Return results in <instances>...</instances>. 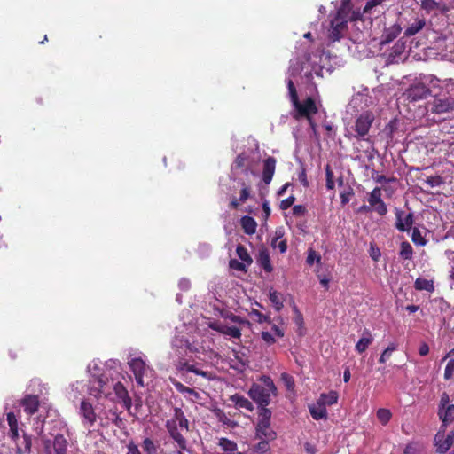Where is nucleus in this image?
Returning <instances> with one entry per match:
<instances>
[{"label":"nucleus","instance_id":"obj_44","mask_svg":"<svg viewBox=\"0 0 454 454\" xmlns=\"http://www.w3.org/2000/svg\"><path fill=\"white\" fill-rule=\"evenodd\" d=\"M411 240L419 246H425L427 244L426 239L423 237L421 231L417 228L412 230Z\"/></svg>","mask_w":454,"mask_h":454},{"label":"nucleus","instance_id":"obj_30","mask_svg":"<svg viewBox=\"0 0 454 454\" xmlns=\"http://www.w3.org/2000/svg\"><path fill=\"white\" fill-rule=\"evenodd\" d=\"M240 224L245 233L251 235L256 231L257 223L255 220L248 215H245L240 220Z\"/></svg>","mask_w":454,"mask_h":454},{"label":"nucleus","instance_id":"obj_12","mask_svg":"<svg viewBox=\"0 0 454 454\" xmlns=\"http://www.w3.org/2000/svg\"><path fill=\"white\" fill-rule=\"evenodd\" d=\"M424 79L425 81L415 82L407 90L406 96L409 100L419 101L430 95L431 91L426 85V82L429 81V77H425Z\"/></svg>","mask_w":454,"mask_h":454},{"label":"nucleus","instance_id":"obj_20","mask_svg":"<svg viewBox=\"0 0 454 454\" xmlns=\"http://www.w3.org/2000/svg\"><path fill=\"white\" fill-rule=\"evenodd\" d=\"M276 168V160L273 157H268L263 161L262 180L266 184H269L273 177Z\"/></svg>","mask_w":454,"mask_h":454},{"label":"nucleus","instance_id":"obj_24","mask_svg":"<svg viewBox=\"0 0 454 454\" xmlns=\"http://www.w3.org/2000/svg\"><path fill=\"white\" fill-rule=\"evenodd\" d=\"M426 26V20L424 18L417 17L412 23H411L404 30V35L407 37L413 36L421 31Z\"/></svg>","mask_w":454,"mask_h":454},{"label":"nucleus","instance_id":"obj_28","mask_svg":"<svg viewBox=\"0 0 454 454\" xmlns=\"http://www.w3.org/2000/svg\"><path fill=\"white\" fill-rule=\"evenodd\" d=\"M269 299L277 311H280L284 307V295L281 293L271 288L269 291Z\"/></svg>","mask_w":454,"mask_h":454},{"label":"nucleus","instance_id":"obj_6","mask_svg":"<svg viewBox=\"0 0 454 454\" xmlns=\"http://www.w3.org/2000/svg\"><path fill=\"white\" fill-rule=\"evenodd\" d=\"M128 364L135 376L137 385L144 387L153 381L154 370L147 364L146 356L144 354L130 355Z\"/></svg>","mask_w":454,"mask_h":454},{"label":"nucleus","instance_id":"obj_18","mask_svg":"<svg viewBox=\"0 0 454 454\" xmlns=\"http://www.w3.org/2000/svg\"><path fill=\"white\" fill-rule=\"evenodd\" d=\"M210 327L230 338L239 339L241 336L240 329L235 325H228L222 322H213Z\"/></svg>","mask_w":454,"mask_h":454},{"label":"nucleus","instance_id":"obj_63","mask_svg":"<svg viewBox=\"0 0 454 454\" xmlns=\"http://www.w3.org/2000/svg\"><path fill=\"white\" fill-rule=\"evenodd\" d=\"M445 255H446L447 259L449 260V265L450 268V270H454V251L450 250V249L446 250Z\"/></svg>","mask_w":454,"mask_h":454},{"label":"nucleus","instance_id":"obj_11","mask_svg":"<svg viewBox=\"0 0 454 454\" xmlns=\"http://www.w3.org/2000/svg\"><path fill=\"white\" fill-rule=\"evenodd\" d=\"M8 437L16 446V454L30 452L32 446L31 437L23 429L8 433Z\"/></svg>","mask_w":454,"mask_h":454},{"label":"nucleus","instance_id":"obj_53","mask_svg":"<svg viewBox=\"0 0 454 454\" xmlns=\"http://www.w3.org/2000/svg\"><path fill=\"white\" fill-rule=\"evenodd\" d=\"M242 189L240 192L239 196V202L244 203L249 197L250 194V188L248 185H247L245 183H241Z\"/></svg>","mask_w":454,"mask_h":454},{"label":"nucleus","instance_id":"obj_45","mask_svg":"<svg viewBox=\"0 0 454 454\" xmlns=\"http://www.w3.org/2000/svg\"><path fill=\"white\" fill-rule=\"evenodd\" d=\"M422 445L419 442L408 443L403 450V454H420Z\"/></svg>","mask_w":454,"mask_h":454},{"label":"nucleus","instance_id":"obj_43","mask_svg":"<svg viewBox=\"0 0 454 454\" xmlns=\"http://www.w3.org/2000/svg\"><path fill=\"white\" fill-rule=\"evenodd\" d=\"M391 417L392 413L388 409L380 408L377 411V418L382 425H387Z\"/></svg>","mask_w":454,"mask_h":454},{"label":"nucleus","instance_id":"obj_1","mask_svg":"<svg viewBox=\"0 0 454 454\" xmlns=\"http://www.w3.org/2000/svg\"><path fill=\"white\" fill-rule=\"evenodd\" d=\"M122 368L119 361L110 359L106 363L93 360L87 365L89 382L87 392L98 402L106 400L119 403L124 408L131 407V398L121 383Z\"/></svg>","mask_w":454,"mask_h":454},{"label":"nucleus","instance_id":"obj_3","mask_svg":"<svg viewBox=\"0 0 454 454\" xmlns=\"http://www.w3.org/2000/svg\"><path fill=\"white\" fill-rule=\"evenodd\" d=\"M166 429L176 448L187 450L186 434L190 431V423L181 408L175 407L170 419L166 421Z\"/></svg>","mask_w":454,"mask_h":454},{"label":"nucleus","instance_id":"obj_46","mask_svg":"<svg viewBox=\"0 0 454 454\" xmlns=\"http://www.w3.org/2000/svg\"><path fill=\"white\" fill-rule=\"evenodd\" d=\"M306 262L309 265H313L314 262L320 263L321 262V256L313 249H309L308 251V256L306 259Z\"/></svg>","mask_w":454,"mask_h":454},{"label":"nucleus","instance_id":"obj_41","mask_svg":"<svg viewBox=\"0 0 454 454\" xmlns=\"http://www.w3.org/2000/svg\"><path fill=\"white\" fill-rule=\"evenodd\" d=\"M259 264L266 272H271L272 271V266L270 264V259L269 254L266 252H262L260 254L259 259H258Z\"/></svg>","mask_w":454,"mask_h":454},{"label":"nucleus","instance_id":"obj_60","mask_svg":"<svg viewBox=\"0 0 454 454\" xmlns=\"http://www.w3.org/2000/svg\"><path fill=\"white\" fill-rule=\"evenodd\" d=\"M381 254L379 248L375 247L373 245H371L370 247V256L374 262H378Z\"/></svg>","mask_w":454,"mask_h":454},{"label":"nucleus","instance_id":"obj_49","mask_svg":"<svg viewBox=\"0 0 454 454\" xmlns=\"http://www.w3.org/2000/svg\"><path fill=\"white\" fill-rule=\"evenodd\" d=\"M454 374V359H450L445 367L444 370V379L450 380L452 378Z\"/></svg>","mask_w":454,"mask_h":454},{"label":"nucleus","instance_id":"obj_32","mask_svg":"<svg viewBox=\"0 0 454 454\" xmlns=\"http://www.w3.org/2000/svg\"><path fill=\"white\" fill-rule=\"evenodd\" d=\"M260 442L251 449L252 454H271L269 442L270 441L259 439Z\"/></svg>","mask_w":454,"mask_h":454},{"label":"nucleus","instance_id":"obj_21","mask_svg":"<svg viewBox=\"0 0 454 454\" xmlns=\"http://www.w3.org/2000/svg\"><path fill=\"white\" fill-rule=\"evenodd\" d=\"M373 340L374 339L371 331L368 329H364L361 338L358 340L355 346L356 351L359 354H362L372 343Z\"/></svg>","mask_w":454,"mask_h":454},{"label":"nucleus","instance_id":"obj_4","mask_svg":"<svg viewBox=\"0 0 454 454\" xmlns=\"http://www.w3.org/2000/svg\"><path fill=\"white\" fill-rule=\"evenodd\" d=\"M277 395V387L269 376H262L258 383H253L248 391L249 397L257 403L258 409L267 408L272 395Z\"/></svg>","mask_w":454,"mask_h":454},{"label":"nucleus","instance_id":"obj_51","mask_svg":"<svg viewBox=\"0 0 454 454\" xmlns=\"http://www.w3.org/2000/svg\"><path fill=\"white\" fill-rule=\"evenodd\" d=\"M272 247L278 248L281 254H284L287 249L286 242L285 240H278V238L272 240Z\"/></svg>","mask_w":454,"mask_h":454},{"label":"nucleus","instance_id":"obj_52","mask_svg":"<svg viewBox=\"0 0 454 454\" xmlns=\"http://www.w3.org/2000/svg\"><path fill=\"white\" fill-rule=\"evenodd\" d=\"M426 183L430 187H437V186H440L443 183V181L441 176H428L426 180Z\"/></svg>","mask_w":454,"mask_h":454},{"label":"nucleus","instance_id":"obj_55","mask_svg":"<svg viewBox=\"0 0 454 454\" xmlns=\"http://www.w3.org/2000/svg\"><path fill=\"white\" fill-rule=\"evenodd\" d=\"M382 2H383V0H370L369 2H367L366 5L364 9V12L365 13L371 12L372 9L380 5Z\"/></svg>","mask_w":454,"mask_h":454},{"label":"nucleus","instance_id":"obj_39","mask_svg":"<svg viewBox=\"0 0 454 454\" xmlns=\"http://www.w3.org/2000/svg\"><path fill=\"white\" fill-rule=\"evenodd\" d=\"M413 249L411 244L407 241H403L401 244V249L399 255L403 259L411 260L412 258Z\"/></svg>","mask_w":454,"mask_h":454},{"label":"nucleus","instance_id":"obj_5","mask_svg":"<svg viewBox=\"0 0 454 454\" xmlns=\"http://www.w3.org/2000/svg\"><path fill=\"white\" fill-rule=\"evenodd\" d=\"M374 120V114L369 110L358 114L353 122L347 124L346 137L368 141V134Z\"/></svg>","mask_w":454,"mask_h":454},{"label":"nucleus","instance_id":"obj_62","mask_svg":"<svg viewBox=\"0 0 454 454\" xmlns=\"http://www.w3.org/2000/svg\"><path fill=\"white\" fill-rule=\"evenodd\" d=\"M404 51H405V43L403 42H397L393 48V52L395 55H399V54L404 52Z\"/></svg>","mask_w":454,"mask_h":454},{"label":"nucleus","instance_id":"obj_22","mask_svg":"<svg viewBox=\"0 0 454 454\" xmlns=\"http://www.w3.org/2000/svg\"><path fill=\"white\" fill-rule=\"evenodd\" d=\"M402 27L399 23H395L388 28H386L381 36V44H387L395 39L401 33Z\"/></svg>","mask_w":454,"mask_h":454},{"label":"nucleus","instance_id":"obj_61","mask_svg":"<svg viewBox=\"0 0 454 454\" xmlns=\"http://www.w3.org/2000/svg\"><path fill=\"white\" fill-rule=\"evenodd\" d=\"M295 199L294 196H290L286 200H283L280 204V207L282 209H287L289 208L294 202Z\"/></svg>","mask_w":454,"mask_h":454},{"label":"nucleus","instance_id":"obj_47","mask_svg":"<svg viewBox=\"0 0 454 454\" xmlns=\"http://www.w3.org/2000/svg\"><path fill=\"white\" fill-rule=\"evenodd\" d=\"M281 380L288 390H293L294 387V378L286 372L281 374Z\"/></svg>","mask_w":454,"mask_h":454},{"label":"nucleus","instance_id":"obj_19","mask_svg":"<svg viewBox=\"0 0 454 454\" xmlns=\"http://www.w3.org/2000/svg\"><path fill=\"white\" fill-rule=\"evenodd\" d=\"M170 382L175 387L176 391L183 394L190 401L195 402L197 399H199L200 395L194 389L185 387L180 381L173 378H170Z\"/></svg>","mask_w":454,"mask_h":454},{"label":"nucleus","instance_id":"obj_35","mask_svg":"<svg viewBox=\"0 0 454 454\" xmlns=\"http://www.w3.org/2000/svg\"><path fill=\"white\" fill-rule=\"evenodd\" d=\"M317 401L325 406L334 404L338 401V394L335 391H331L328 394H321Z\"/></svg>","mask_w":454,"mask_h":454},{"label":"nucleus","instance_id":"obj_57","mask_svg":"<svg viewBox=\"0 0 454 454\" xmlns=\"http://www.w3.org/2000/svg\"><path fill=\"white\" fill-rule=\"evenodd\" d=\"M172 346L173 347H176V348H189V344H188V341L184 339H178V338H175L173 340H172Z\"/></svg>","mask_w":454,"mask_h":454},{"label":"nucleus","instance_id":"obj_36","mask_svg":"<svg viewBox=\"0 0 454 454\" xmlns=\"http://www.w3.org/2000/svg\"><path fill=\"white\" fill-rule=\"evenodd\" d=\"M117 414L116 411L109 410L103 415H98V425L101 427H108Z\"/></svg>","mask_w":454,"mask_h":454},{"label":"nucleus","instance_id":"obj_58","mask_svg":"<svg viewBox=\"0 0 454 454\" xmlns=\"http://www.w3.org/2000/svg\"><path fill=\"white\" fill-rule=\"evenodd\" d=\"M294 311L295 313L294 321L299 327H301L303 325V317L295 305H294Z\"/></svg>","mask_w":454,"mask_h":454},{"label":"nucleus","instance_id":"obj_17","mask_svg":"<svg viewBox=\"0 0 454 454\" xmlns=\"http://www.w3.org/2000/svg\"><path fill=\"white\" fill-rule=\"evenodd\" d=\"M395 227L400 231H409L413 224V214L395 208Z\"/></svg>","mask_w":454,"mask_h":454},{"label":"nucleus","instance_id":"obj_48","mask_svg":"<svg viewBox=\"0 0 454 454\" xmlns=\"http://www.w3.org/2000/svg\"><path fill=\"white\" fill-rule=\"evenodd\" d=\"M325 176H326V188L328 190H333L334 188L333 173L331 170L329 165L326 166Z\"/></svg>","mask_w":454,"mask_h":454},{"label":"nucleus","instance_id":"obj_26","mask_svg":"<svg viewBox=\"0 0 454 454\" xmlns=\"http://www.w3.org/2000/svg\"><path fill=\"white\" fill-rule=\"evenodd\" d=\"M53 449L55 454H67V440L62 434H57L54 436Z\"/></svg>","mask_w":454,"mask_h":454},{"label":"nucleus","instance_id":"obj_56","mask_svg":"<svg viewBox=\"0 0 454 454\" xmlns=\"http://www.w3.org/2000/svg\"><path fill=\"white\" fill-rule=\"evenodd\" d=\"M261 336H262V339L263 340V341H265L269 345H271L276 342L275 338L269 332H266V331L262 332Z\"/></svg>","mask_w":454,"mask_h":454},{"label":"nucleus","instance_id":"obj_2","mask_svg":"<svg viewBox=\"0 0 454 454\" xmlns=\"http://www.w3.org/2000/svg\"><path fill=\"white\" fill-rule=\"evenodd\" d=\"M327 60V57L324 53H314L309 55L305 61L294 59L290 61L287 72V88L290 99L296 110V117H306L311 127L314 135H317L316 123L312 119V115L317 113V106L314 99L307 98L302 102L298 100V96L294 82H298L299 79H306L310 82L313 75L323 77L325 73L331 74V67H325L323 62Z\"/></svg>","mask_w":454,"mask_h":454},{"label":"nucleus","instance_id":"obj_64","mask_svg":"<svg viewBox=\"0 0 454 454\" xmlns=\"http://www.w3.org/2000/svg\"><path fill=\"white\" fill-rule=\"evenodd\" d=\"M128 452L126 454H141L138 447L134 442H129L127 446Z\"/></svg>","mask_w":454,"mask_h":454},{"label":"nucleus","instance_id":"obj_25","mask_svg":"<svg viewBox=\"0 0 454 454\" xmlns=\"http://www.w3.org/2000/svg\"><path fill=\"white\" fill-rule=\"evenodd\" d=\"M439 417L442 421V428L454 420V404H448L446 407L439 408Z\"/></svg>","mask_w":454,"mask_h":454},{"label":"nucleus","instance_id":"obj_15","mask_svg":"<svg viewBox=\"0 0 454 454\" xmlns=\"http://www.w3.org/2000/svg\"><path fill=\"white\" fill-rule=\"evenodd\" d=\"M368 202L378 215L383 216L387 213L386 203L381 199V190L379 187L374 188L369 194Z\"/></svg>","mask_w":454,"mask_h":454},{"label":"nucleus","instance_id":"obj_38","mask_svg":"<svg viewBox=\"0 0 454 454\" xmlns=\"http://www.w3.org/2000/svg\"><path fill=\"white\" fill-rule=\"evenodd\" d=\"M420 6L427 13H430L441 8V4L435 0H422Z\"/></svg>","mask_w":454,"mask_h":454},{"label":"nucleus","instance_id":"obj_34","mask_svg":"<svg viewBox=\"0 0 454 454\" xmlns=\"http://www.w3.org/2000/svg\"><path fill=\"white\" fill-rule=\"evenodd\" d=\"M6 421H7L8 427H9L8 433H12V432L19 431V430L22 429L20 426V425L23 426V424L20 422L19 419L14 414V412L10 411L6 414Z\"/></svg>","mask_w":454,"mask_h":454},{"label":"nucleus","instance_id":"obj_27","mask_svg":"<svg viewBox=\"0 0 454 454\" xmlns=\"http://www.w3.org/2000/svg\"><path fill=\"white\" fill-rule=\"evenodd\" d=\"M309 409L312 418L316 420L326 419L327 417L326 408L319 401H317V404L310 405Z\"/></svg>","mask_w":454,"mask_h":454},{"label":"nucleus","instance_id":"obj_13","mask_svg":"<svg viewBox=\"0 0 454 454\" xmlns=\"http://www.w3.org/2000/svg\"><path fill=\"white\" fill-rule=\"evenodd\" d=\"M176 369L180 377L184 380H185L186 375L189 372L202 376L206 379H211V373L209 372L201 370L196 364H189L188 362L182 359L176 364Z\"/></svg>","mask_w":454,"mask_h":454},{"label":"nucleus","instance_id":"obj_23","mask_svg":"<svg viewBox=\"0 0 454 454\" xmlns=\"http://www.w3.org/2000/svg\"><path fill=\"white\" fill-rule=\"evenodd\" d=\"M230 400L233 403L236 408L243 409L247 411H254V405L253 403L243 395H240L239 394L232 395L230 397Z\"/></svg>","mask_w":454,"mask_h":454},{"label":"nucleus","instance_id":"obj_31","mask_svg":"<svg viewBox=\"0 0 454 454\" xmlns=\"http://www.w3.org/2000/svg\"><path fill=\"white\" fill-rule=\"evenodd\" d=\"M414 287L416 290L427 291L429 293H432L434 290V281L431 279H427V278H418L415 280Z\"/></svg>","mask_w":454,"mask_h":454},{"label":"nucleus","instance_id":"obj_10","mask_svg":"<svg viewBox=\"0 0 454 454\" xmlns=\"http://www.w3.org/2000/svg\"><path fill=\"white\" fill-rule=\"evenodd\" d=\"M78 414L82 426L89 432L92 430L96 424H98V415L96 414L94 406L88 399L81 401Z\"/></svg>","mask_w":454,"mask_h":454},{"label":"nucleus","instance_id":"obj_14","mask_svg":"<svg viewBox=\"0 0 454 454\" xmlns=\"http://www.w3.org/2000/svg\"><path fill=\"white\" fill-rule=\"evenodd\" d=\"M434 442L439 453L447 452L454 442V432L450 431L445 434V427H440V430L434 436Z\"/></svg>","mask_w":454,"mask_h":454},{"label":"nucleus","instance_id":"obj_40","mask_svg":"<svg viewBox=\"0 0 454 454\" xmlns=\"http://www.w3.org/2000/svg\"><path fill=\"white\" fill-rule=\"evenodd\" d=\"M236 253L239 258L247 263V265H250L253 262V260L251 256L249 255L247 248L243 247L242 245H239L236 248Z\"/></svg>","mask_w":454,"mask_h":454},{"label":"nucleus","instance_id":"obj_33","mask_svg":"<svg viewBox=\"0 0 454 454\" xmlns=\"http://www.w3.org/2000/svg\"><path fill=\"white\" fill-rule=\"evenodd\" d=\"M219 447L224 453H237V443L227 438H220L218 442Z\"/></svg>","mask_w":454,"mask_h":454},{"label":"nucleus","instance_id":"obj_59","mask_svg":"<svg viewBox=\"0 0 454 454\" xmlns=\"http://www.w3.org/2000/svg\"><path fill=\"white\" fill-rule=\"evenodd\" d=\"M215 414H216V417L218 418L219 421L222 422L223 424L229 425V426L231 424V419L221 410H218Z\"/></svg>","mask_w":454,"mask_h":454},{"label":"nucleus","instance_id":"obj_42","mask_svg":"<svg viewBox=\"0 0 454 454\" xmlns=\"http://www.w3.org/2000/svg\"><path fill=\"white\" fill-rule=\"evenodd\" d=\"M249 315L252 319L255 320L259 324H262V323L270 324L271 323L270 317L268 315H264L257 309H252L251 312L249 313Z\"/></svg>","mask_w":454,"mask_h":454},{"label":"nucleus","instance_id":"obj_54","mask_svg":"<svg viewBox=\"0 0 454 454\" xmlns=\"http://www.w3.org/2000/svg\"><path fill=\"white\" fill-rule=\"evenodd\" d=\"M444 86L447 92L450 94V98L454 97V79L450 78L444 81Z\"/></svg>","mask_w":454,"mask_h":454},{"label":"nucleus","instance_id":"obj_16","mask_svg":"<svg viewBox=\"0 0 454 454\" xmlns=\"http://www.w3.org/2000/svg\"><path fill=\"white\" fill-rule=\"evenodd\" d=\"M454 111L453 98H435L430 104V112L433 114H442L452 113Z\"/></svg>","mask_w":454,"mask_h":454},{"label":"nucleus","instance_id":"obj_29","mask_svg":"<svg viewBox=\"0 0 454 454\" xmlns=\"http://www.w3.org/2000/svg\"><path fill=\"white\" fill-rule=\"evenodd\" d=\"M246 161L247 157L244 154H239L237 156L233 165H232V173L234 175L239 173V169L241 168L242 172H244L246 175L254 174V172L251 169H248L246 167Z\"/></svg>","mask_w":454,"mask_h":454},{"label":"nucleus","instance_id":"obj_8","mask_svg":"<svg viewBox=\"0 0 454 454\" xmlns=\"http://www.w3.org/2000/svg\"><path fill=\"white\" fill-rule=\"evenodd\" d=\"M350 2L345 0L341 7L337 11L330 21L328 38L332 42L339 41L347 28V20L348 17Z\"/></svg>","mask_w":454,"mask_h":454},{"label":"nucleus","instance_id":"obj_37","mask_svg":"<svg viewBox=\"0 0 454 454\" xmlns=\"http://www.w3.org/2000/svg\"><path fill=\"white\" fill-rule=\"evenodd\" d=\"M142 449L145 454H156L158 450L157 445L151 438H145L142 442Z\"/></svg>","mask_w":454,"mask_h":454},{"label":"nucleus","instance_id":"obj_7","mask_svg":"<svg viewBox=\"0 0 454 454\" xmlns=\"http://www.w3.org/2000/svg\"><path fill=\"white\" fill-rule=\"evenodd\" d=\"M27 389L29 393L26 394L20 400V405L23 407L25 413L31 416L38 411L39 398L44 395L46 387L39 379H33Z\"/></svg>","mask_w":454,"mask_h":454},{"label":"nucleus","instance_id":"obj_9","mask_svg":"<svg viewBox=\"0 0 454 454\" xmlns=\"http://www.w3.org/2000/svg\"><path fill=\"white\" fill-rule=\"evenodd\" d=\"M271 411L268 408L260 409L258 411L257 423L255 425V438L273 441L277 433L270 426Z\"/></svg>","mask_w":454,"mask_h":454},{"label":"nucleus","instance_id":"obj_50","mask_svg":"<svg viewBox=\"0 0 454 454\" xmlns=\"http://www.w3.org/2000/svg\"><path fill=\"white\" fill-rule=\"evenodd\" d=\"M246 264L244 262H239L236 259H231L229 262V265L231 269L239 270V271H246Z\"/></svg>","mask_w":454,"mask_h":454}]
</instances>
